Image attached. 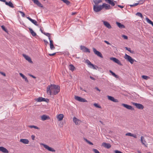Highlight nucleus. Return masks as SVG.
Instances as JSON below:
<instances>
[{
	"label": "nucleus",
	"instance_id": "1",
	"mask_svg": "<svg viewBox=\"0 0 153 153\" xmlns=\"http://www.w3.org/2000/svg\"><path fill=\"white\" fill-rule=\"evenodd\" d=\"M60 87L58 85L55 84H51L47 87V92L48 95H56L60 91Z\"/></svg>",
	"mask_w": 153,
	"mask_h": 153
},
{
	"label": "nucleus",
	"instance_id": "2",
	"mask_svg": "<svg viewBox=\"0 0 153 153\" xmlns=\"http://www.w3.org/2000/svg\"><path fill=\"white\" fill-rule=\"evenodd\" d=\"M124 58L125 59L127 60L131 64H133L134 61H136L134 59H132L130 56L126 54Z\"/></svg>",
	"mask_w": 153,
	"mask_h": 153
},
{
	"label": "nucleus",
	"instance_id": "3",
	"mask_svg": "<svg viewBox=\"0 0 153 153\" xmlns=\"http://www.w3.org/2000/svg\"><path fill=\"white\" fill-rule=\"evenodd\" d=\"M93 9L95 12H99L102 9V5L98 6V5H94L93 6Z\"/></svg>",
	"mask_w": 153,
	"mask_h": 153
},
{
	"label": "nucleus",
	"instance_id": "4",
	"mask_svg": "<svg viewBox=\"0 0 153 153\" xmlns=\"http://www.w3.org/2000/svg\"><path fill=\"white\" fill-rule=\"evenodd\" d=\"M110 59L111 60L113 61L114 62L117 64L121 66L123 65L122 64H121V62L116 58L115 57H111L110 58Z\"/></svg>",
	"mask_w": 153,
	"mask_h": 153
},
{
	"label": "nucleus",
	"instance_id": "5",
	"mask_svg": "<svg viewBox=\"0 0 153 153\" xmlns=\"http://www.w3.org/2000/svg\"><path fill=\"white\" fill-rule=\"evenodd\" d=\"M43 146V147L46 149H47L49 151L52 152H55V150L54 149H53L50 147L48 146L46 144H45L43 143H42L41 144Z\"/></svg>",
	"mask_w": 153,
	"mask_h": 153
},
{
	"label": "nucleus",
	"instance_id": "6",
	"mask_svg": "<svg viewBox=\"0 0 153 153\" xmlns=\"http://www.w3.org/2000/svg\"><path fill=\"white\" fill-rule=\"evenodd\" d=\"M93 50L94 53L98 56L101 58H103V56L101 53L99 51H97L96 48H93Z\"/></svg>",
	"mask_w": 153,
	"mask_h": 153
},
{
	"label": "nucleus",
	"instance_id": "7",
	"mask_svg": "<svg viewBox=\"0 0 153 153\" xmlns=\"http://www.w3.org/2000/svg\"><path fill=\"white\" fill-rule=\"evenodd\" d=\"M133 104L137 108L140 109H143L144 108L143 105L140 103L134 102L133 103Z\"/></svg>",
	"mask_w": 153,
	"mask_h": 153
},
{
	"label": "nucleus",
	"instance_id": "8",
	"mask_svg": "<svg viewBox=\"0 0 153 153\" xmlns=\"http://www.w3.org/2000/svg\"><path fill=\"white\" fill-rule=\"evenodd\" d=\"M80 49L84 52H88L89 53L90 52V50L84 46L81 45L80 46Z\"/></svg>",
	"mask_w": 153,
	"mask_h": 153
},
{
	"label": "nucleus",
	"instance_id": "9",
	"mask_svg": "<svg viewBox=\"0 0 153 153\" xmlns=\"http://www.w3.org/2000/svg\"><path fill=\"white\" fill-rule=\"evenodd\" d=\"M74 98L75 100L79 102H87V100L84 99H83L80 97L75 96Z\"/></svg>",
	"mask_w": 153,
	"mask_h": 153
},
{
	"label": "nucleus",
	"instance_id": "10",
	"mask_svg": "<svg viewBox=\"0 0 153 153\" xmlns=\"http://www.w3.org/2000/svg\"><path fill=\"white\" fill-rule=\"evenodd\" d=\"M102 8H105V10H108L111 9V6L110 5L105 3H103L102 5Z\"/></svg>",
	"mask_w": 153,
	"mask_h": 153
},
{
	"label": "nucleus",
	"instance_id": "11",
	"mask_svg": "<svg viewBox=\"0 0 153 153\" xmlns=\"http://www.w3.org/2000/svg\"><path fill=\"white\" fill-rule=\"evenodd\" d=\"M23 56H24V57L25 59L27 60L28 61L29 63L31 64L33 63V61L31 60V58L30 57L25 54H23Z\"/></svg>",
	"mask_w": 153,
	"mask_h": 153
},
{
	"label": "nucleus",
	"instance_id": "12",
	"mask_svg": "<svg viewBox=\"0 0 153 153\" xmlns=\"http://www.w3.org/2000/svg\"><path fill=\"white\" fill-rule=\"evenodd\" d=\"M122 105L124 107L126 108L127 109L131 110H134V109L132 108V107L130 105H128L126 104L122 103Z\"/></svg>",
	"mask_w": 153,
	"mask_h": 153
},
{
	"label": "nucleus",
	"instance_id": "13",
	"mask_svg": "<svg viewBox=\"0 0 153 153\" xmlns=\"http://www.w3.org/2000/svg\"><path fill=\"white\" fill-rule=\"evenodd\" d=\"M34 4L37 5L38 6L43 7V5L39 2L38 0H32Z\"/></svg>",
	"mask_w": 153,
	"mask_h": 153
},
{
	"label": "nucleus",
	"instance_id": "14",
	"mask_svg": "<svg viewBox=\"0 0 153 153\" xmlns=\"http://www.w3.org/2000/svg\"><path fill=\"white\" fill-rule=\"evenodd\" d=\"M102 146L108 149H109L111 147V145L110 144L106 143H102Z\"/></svg>",
	"mask_w": 153,
	"mask_h": 153
},
{
	"label": "nucleus",
	"instance_id": "15",
	"mask_svg": "<svg viewBox=\"0 0 153 153\" xmlns=\"http://www.w3.org/2000/svg\"><path fill=\"white\" fill-rule=\"evenodd\" d=\"M103 22L104 25L108 29L111 28V26L110 24L107 22L105 21H102Z\"/></svg>",
	"mask_w": 153,
	"mask_h": 153
},
{
	"label": "nucleus",
	"instance_id": "16",
	"mask_svg": "<svg viewBox=\"0 0 153 153\" xmlns=\"http://www.w3.org/2000/svg\"><path fill=\"white\" fill-rule=\"evenodd\" d=\"M26 18L30 22H31L32 23L34 24L36 26L38 25L37 24V22L35 20L32 19L29 17H27Z\"/></svg>",
	"mask_w": 153,
	"mask_h": 153
},
{
	"label": "nucleus",
	"instance_id": "17",
	"mask_svg": "<svg viewBox=\"0 0 153 153\" xmlns=\"http://www.w3.org/2000/svg\"><path fill=\"white\" fill-rule=\"evenodd\" d=\"M0 151L4 153H9L8 151L6 148L2 146H0Z\"/></svg>",
	"mask_w": 153,
	"mask_h": 153
},
{
	"label": "nucleus",
	"instance_id": "18",
	"mask_svg": "<svg viewBox=\"0 0 153 153\" xmlns=\"http://www.w3.org/2000/svg\"><path fill=\"white\" fill-rule=\"evenodd\" d=\"M20 142L25 144H28L29 141L27 139H21L20 140Z\"/></svg>",
	"mask_w": 153,
	"mask_h": 153
},
{
	"label": "nucleus",
	"instance_id": "19",
	"mask_svg": "<svg viewBox=\"0 0 153 153\" xmlns=\"http://www.w3.org/2000/svg\"><path fill=\"white\" fill-rule=\"evenodd\" d=\"M140 140H141V143H142L143 145H144L145 146L147 147L148 144H146V141L145 139H144V138L143 137V136L141 137Z\"/></svg>",
	"mask_w": 153,
	"mask_h": 153
},
{
	"label": "nucleus",
	"instance_id": "20",
	"mask_svg": "<svg viewBox=\"0 0 153 153\" xmlns=\"http://www.w3.org/2000/svg\"><path fill=\"white\" fill-rule=\"evenodd\" d=\"M105 2L112 6H114L115 5L113 0H105Z\"/></svg>",
	"mask_w": 153,
	"mask_h": 153
},
{
	"label": "nucleus",
	"instance_id": "21",
	"mask_svg": "<svg viewBox=\"0 0 153 153\" xmlns=\"http://www.w3.org/2000/svg\"><path fill=\"white\" fill-rule=\"evenodd\" d=\"M49 119V117L46 115H43L41 116V119L42 120H45Z\"/></svg>",
	"mask_w": 153,
	"mask_h": 153
},
{
	"label": "nucleus",
	"instance_id": "22",
	"mask_svg": "<svg viewBox=\"0 0 153 153\" xmlns=\"http://www.w3.org/2000/svg\"><path fill=\"white\" fill-rule=\"evenodd\" d=\"M108 99L114 102H118V100L117 99H114V97L112 96H108Z\"/></svg>",
	"mask_w": 153,
	"mask_h": 153
},
{
	"label": "nucleus",
	"instance_id": "23",
	"mask_svg": "<svg viewBox=\"0 0 153 153\" xmlns=\"http://www.w3.org/2000/svg\"><path fill=\"white\" fill-rule=\"evenodd\" d=\"M73 121L75 123V124L76 125H77L80 123V121L75 117H73Z\"/></svg>",
	"mask_w": 153,
	"mask_h": 153
},
{
	"label": "nucleus",
	"instance_id": "24",
	"mask_svg": "<svg viewBox=\"0 0 153 153\" xmlns=\"http://www.w3.org/2000/svg\"><path fill=\"white\" fill-rule=\"evenodd\" d=\"M116 24L117 25V26L120 28H125V26L121 24L119 22H116Z\"/></svg>",
	"mask_w": 153,
	"mask_h": 153
},
{
	"label": "nucleus",
	"instance_id": "25",
	"mask_svg": "<svg viewBox=\"0 0 153 153\" xmlns=\"http://www.w3.org/2000/svg\"><path fill=\"white\" fill-rule=\"evenodd\" d=\"M28 28L32 36H36L37 35L36 33L31 28Z\"/></svg>",
	"mask_w": 153,
	"mask_h": 153
},
{
	"label": "nucleus",
	"instance_id": "26",
	"mask_svg": "<svg viewBox=\"0 0 153 153\" xmlns=\"http://www.w3.org/2000/svg\"><path fill=\"white\" fill-rule=\"evenodd\" d=\"M64 117V115L63 114H60L58 115L57 116V119L59 121L62 120Z\"/></svg>",
	"mask_w": 153,
	"mask_h": 153
},
{
	"label": "nucleus",
	"instance_id": "27",
	"mask_svg": "<svg viewBox=\"0 0 153 153\" xmlns=\"http://www.w3.org/2000/svg\"><path fill=\"white\" fill-rule=\"evenodd\" d=\"M19 75L20 76H21L22 77V78L23 79H25V80L26 82H28V81L27 79V77H26L24 74H23L22 73H20Z\"/></svg>",
	"mask_w": 153,
	"mask_h": 153
},
{
	"label": "nucleus",
	"instance_id": "28",
	"mask_svg": "<svg viewBox=\"0 0 153 153\" xmlns=\"http://www.w3.org/2000/svg\"><path fill=\"white\" fill-rule=\"evenodd\" d=\"M126 136H130L131 137H134L135 138H137V136L136 135L134 134H133L131 133L128 132L126 134Z\"/></svg>",
	"mask_w": 153,
	"mask_h": 153
},
{
	"label": "nucleus",
	"instance_id": "29",
	"mask_svg": "<svg viewBox=\"0 0 153 153\" xmlns=\"http://www.w3.org/2000/svg\"><path fill=\"white\" fill-rule=\"evenodd\" d=\"M93 1L95 5H98L99 3L102 2V0H93Z\"/></svg>",
	"mask_w": 153,
	"mask_h": 153
},
{
	"label": "nucleus",
	"instance_id": "30",
	"mask_svg": "<svg viewBox=\"0 0 153 153\" xmlns=\"http://www.w3.org/2000/svg\"><path fill=\"white\" fill-rule=\"evenodd\" d=\"M69 69L70 70L73 71L75 69L74 66L72 64L69 65Z\"/></svg>",
	"mask_w": 153,
	"mask_h": 153
},
{
	"label": "nucleus",
	"instance_id": "31",
	"mask_svg": "<svg viewBox=\"0 0 153 153\" xmlns=\"http://www.w3.org/2000/svg\"><path fill=\"white\" fill-rule=\"evenodd\" d=\"M146 19L147 21V22L151 24L152 25H153V22L151 21L148 18L146 17Z\"/></svg>",
	"mask_w": 153,
	"mask_h": 153
},
{
	"label": "nucleus",
	"instance_id": "32",
	"mask_svg": "<svg viewBox=\"0 0 153 153\" xmlns=\"http://www.w3.org/2000/svg\"><path fill=\"white\" fill-rule=\"evenodd\" d=\"M85 62L87 63V64L90 66H91V65H93V64L91 63V62L88 59H86L85 60Z\"/></svg>",
	"mask_w": 153,
	"mask_h": 153
},
{
	"label": "nucleus",
	"instance_id": "33",
	"mask_svg": "<svg viewBox=\"0 0 153 153\" xmlns=\"http://www.w3.org/2000/svg\"><path fill=\"white\" fill-rule=\"evenodd\" d=\"M109 72L112 75H113L114 77H115L116 78H117L118 77V76L117 75H116L115 73L113 72L111 70H109Z\"/></svg>",
	"mask_w": 153,
	"mask_h": 153
},
{
	"label": "nucleus",
	"instance_id": "34",
	"mask_svg": "<svg viewBox=\"0 0 153 153\" xmlns=\"http://www.w3.org/2000/svg\"><path fill=\"white\" fill-rule=\"evenodd\" d=\"M93 105L96 108H99L101 109L102 108L101 106L97 103H94V104Z\"/></svg>",
	"mask_w": 153,
	"mask_h": 153
},
{
	"label": "nucleus",
	"instance_id": "35",
	"mask_svg": "<svg viewBox=\"0 0 153 153\" xmlns=\"http://www.w3.org/2000/svg\"><path fill=\"white\" fill-rule=\"evenodd\" d=\"M9 6L10 7H11L12 8H14V6H13V4L12 3V2L11 1H10L8 4L7 5Z\"/></svg>",
	"mask_w": 153,
	"mask_h": 153
},
{
	"label": "nucleus",
	"instance_id": "36",
	"mask_svg": "<svg viewBox=\"0 0 153 153\" xmlns=\"http://www.w3.org/2000/svg\"><path fill=\"white\" fill-rule=\"evenodd\" d=\"M142 78L143 79H146V80H147L149 79L150 78V77L148 76H146V75H143L142 76Z\"/></svg>",
	"mask_w": 153,
	"mask_h": 153
},
{
	"label": "nucleus",
	"instance_id": "37",
	"mask_svg": "<svg viewBox=\"0 0 153 153\" xmlns=\"http://www.w3.org/2000/svg\"><path fill=\"white\" fill-rule=\"evenodd\" d=\"M61 0L64 3H65L67 5H69L70 3V1H69L68 0Z\"/></svg>",
	"mask_w": 153,
	"mask_h": 153
},
{
	"label": "nucleus",
	"instance_id": "38",
	"mask_svg": "<svg viewBox=\"0 0 153 153\" xmlns=\"http://www.w3.org/2000/svg\"><path fill=\"white\" fill-rule=\"evenodd\" d=\"M1 27L3 30H4V31H5L6 32H8L7 30V29H6L5 28V27L4 25H2L1 26Z\"/></svg>",
	"mask_w": 153,
	"mask_h": 153
},
{
	"label": "nucleus",
	"instance_id": "39",
	"mask_svg": "<svg viewBox=\"0 0 153 153\" xmlns=\"http://www.w3.org/2000/svg\"><path fill=\"white\" fill-rule=\"evenodd\" d=\"M43 34L45 35L46 36H47L48 37V39H50V34L48 33H47L45 32H44L43 33Z\"/></svg>",
	"mask_w": 153,
	"mask_h": 153
},
{
	"label": "nucleus",
	"instance_id": "40",
	"mask_svg": "<svg viewBox=\"0 0 153 153\" xmlns=\"http://www.w3.org/2000/svg\"><path fill=\"white\" fill-rule=\"evenodd\" d=\"M140 2V1H139L138 2V3H135V4H134L133 5H129L131 7L136 6L137 5H138L139 4V3Z\"/></svg>",
	"mask_w": 153,
	"mask_h": 153
},
{
	"label": "nucleus",
	"instance_id": "41",
	"mask_svg": "<svg viewBox=\"0 0 153 153\" xmlns=\"http://www.w3.org/2000/svg\"><path fill=\"white\" fill-rule=\"evenodd\" d=\"M29 127L31 128H34L35 129H39V128L38 127H37L36 126H29Z\"/></svg>",
	"mask_w": 153,
	"mask_h": 153
},
{
	"label": "nucleus",
	"instance_id": "42",
	"mask_svg": "<svg viewBox=\"0 0 153 153\" xmlns=\"http://www.w3.org/2000/svg\"><path fill=\"white\" fill-rule=\"evenodd\" d=\"M89 67L91 68H92L94 69L97 70V69L95 67H97V68H98V67L97 65H95L93 64V65H91V66H89Z\"/></svg>",
	"mask_w": 153,
	"mask_h": 153
},
{
	"label": "nucleus",
	"instance_id": "43",
	"mask_svg": "<svg viewBox=\"0 0 153 153\" xmlns=\"http://www.w3.org/2000/svg\"><path fill=\"white\" fill-rule=\"evenodd\" d=\"M41 98V97H39L38 98L36 99L35 100L38 102H41L42 101V99Z\"/></svg>",
	"mask_w": 153,
	"mask_h": 153
},
{
	"label": "nucleus",
	"instance_id": "44",
	"mask_svg": "<svg viewBox=\"0 0 153 153\" xmlns=\"http://www.w3.org/2000/svg\"><path fill=\"white\" fill-rule=\"evenodd\" d=\"M136 15L141 17V18H143V16L142 15V14L140 12H138L136 14Z\"/></svg>",
	"mask_w": 153,
	"mask_h": 153
},
{
	"label": "nucleus",
	"instance_id": "45",
	"mask_svg": "<svg viewBox=\"0 0 153 153\" xmlns=\"http://www.w3.org/2000/svg\"><path fill=\"white\" fill-rule=\"evenodd\" d=\"M42 100V101H45L47 102H48L49 101V100L48 99H45V98L41 97V98Z\"/></svg>",
	"mask_w": 153,
	"mask_h": 153
},
{
	"label": "nucleus",
	"instance_id": "46",
	"mask_svg": "<svg viewBox=\"0 0 153 153\" xmlns=\"http://www.w3.org/2000/svg\"><path fill=\"white\" fill-rule=\"evenodd\" d=\"M18 12L22 14V16L23 17H24L25 16V13L23 12L20 11H19Z\"/></svg>",
	"mask_w": 153,
	"mask_h": 153
},
{
	"label": "nucleus",
	"instance_id": "47",
	"mask_svg": "<svg viewBox=\"0 0 153 153\" xmlns=\"http://www.w3.org/2000/svg\"><path fill=\"white\" fill-rule=\"evenodd\" d=\"M85 141L88 143L90 145H93V143L91 142H90V141H89V140H88L87 139H85Z\"/></svg>",
	"mask_w": 153,
	"mask_h": 153
},
{
	"label": "nucleus",
	"instance_id": "48",
	"mask_svg": "<svg viewBox=\"0 0 153 153\" xmlns=\"http://www.w3.org/2000/svg\"><path fill=\"white\" fill-rule=\"evenodd\" d=\"M122 37L124 39H128V36L126 35H122Z\"/></svg>",
	"mask_w": 153,
	"mask_h": 153
},
{
	"label": "nucleus",
	"instance_id": "49",
	"mask_svg": "<svg viewBox=\"0 0 153 153\" xmlns=\"http://www.w3.org/2000/svg\"><path fill=\"white\" fill-rule=\"evenodd\" d=\"M114 153H123L121 151H119L118 150H115L114 151Z\"/></svg>",
	"mask_w": 153,
	"mask_h": 153
},
{
	"label": "nucleus",
	"instance_id": "50",
	"mask_svg": "<svg viewBox=\"0 0 153 153\" xmlns=\"http://www.w3.org/2000/svg\"><path fill=\"white\" fill-rule=\"evenodd\" d=\"M50 48L51 50H53L55 48V47L53 45L51 46H50Z\"/></svg>",
	"mask_w": 153,
	"mask_h": 153
},
{
	"label": "nucleus",
	"instance_id": "51",
	"mask_svg": "<svg viewBox=\"0 0 153 153\" xmlns=\"http://www.w3.org/2000/svg\"><path fill=\"white\" fill-rule=\"evenodd\" d=\"M0 74L4 76H6L4 72H0Z\"/></svg>",
	"mask_w": 153,
	"mask_h": 153
},
{
	"label": "nucleus",
	"instance_id": "52",
	"mask_svg": "<svg viewBox=\"0 0 153 153\" xmlns=\"http://www.w3.org/2000/svg\"><path fill=\"white\" fill-rule=\"evenodd\" d=\"M44 42L45 45H46L48 44V42L45 40H44Z\"/></svg>",
	"mask_w": 153,
	"mask_h": 153
},
{
	"label": "nucleus",
	"instance_id": "53",
	"mask_svg": "<svg viewBox=\"0 0 153 153\" xmlns=\"http://www.w3.org/2000/svg\"><path fill=\"white\" fill-rule=\"evenodd\" d=\"M29 75L30 76L32 77H33V78H34V79H35V78H36V77L35 76H34L33 75H31V74H29Z\"/></svg>",
	"mask_w": 153,
	"mask_h": 153
},
{
	"label": "nucleus",
	"instance_id": "54",
	"mask_svg": "<svg viewBox=\"0 0 153 153\" xmlns=\"http://www.w3.org/2000/svg\"><path fill=\"white\" fill-rule=\"evenodd\" d=\"M56 53H53L52 54H49L48 55L50 56H53L56 54Z\"/></svg>",
	"mask_w": 153,
	"mask_h": 153
},
{
	"label": "nucleus",
	"instance_id": "55",
	"mask_svg": "<svg viewBox=\"0 0 153 153\" xmlns=\"http://www.w3.org/2000/svg\"><path fill=\"white\" fill-rule=\"evenodd\" d=\"M31 138L33 140H34V139H35V136L34 135H31Z\"/></svg>",
	"mask_w": 153,
	"mask_h": 153
},
{
	"label": "nucleus",
	"instance_id": "56",
	"mask_svg": "<svg viewBox=\"0 0 153 153\" xmlns=\"http://www.w3.org/2000/svg\"><path fill=\"white\" fill-rule=\"evenodd\" d=\"M140 2L139 3V4H143L144 1L143 0H140Z\"/></svg>",
	"mask_w": 153,
	"mask_h": 153
},
{
	"label": "nucleus",
	"instance_id": "57",
	"mask_svg": "<svg viewBox=\"0 0 153 153\" xmlns=\"http://www.w3.org/2000/svg\"><path fill=\"white\" fill-rule=\"evenodd\" d=\"M104 42L105 43L108 45H110V44L109 42H108V41H107L105 40V41H104Z\"/></svg>",
	"mask_w": 153,
	"mask_h": 153
},
{
	"label": "nucleus",
	"instance_id": "58",
	"mask_svg": "<svg viewBox=\"0 0 153 153\" xmlns=\"http://www.w3.org/2000/svg\"><path fill=\"white\" fill-rule=\"evenodd\" d=\"M90 78L91 79L93 80H95V79L94 78L91 76H90Z\"/></svg>",
	"mask_w": 153,
	"mask_h": 153
},
{
	"label": "nucleus",
	"instance_id": "59",
	"mask_svg": "<svg viewBox=\"0 0 153 153\" xmlns=\"http://www.w3.org/2000/svg\"><path fill=\"white\" fill-rule=\"evenodd\" d=\"M50 40V44H52L53 43V41L51 40V39L50 38V39H49Z\"/></svg>",
	"mask_w": 153,
	"mask_h": 153
},
{
	"label": "nucleus",
	"instance_id": "60",
	"mask_svg": "<svg viewBox=\"0 0 153 153\" xmlns=\"http://www.w3.org/2000/svg\"><path fill=\"white\" fill-rule=\"evenodd\" d=\"M130 52L132 54H134L135 53L134 51L132 50H131Z\"/></svg>",
	"mask_w": 153,
	"mask_h": 153
},
{
	"label": "nucleus",
	"instance_id": "61",
	"mask_svg": "<svg viewBox=\"0 0 153 153\" xmlns=\"http://www.w3.org/2000/svg\"><path fill=\"white\" fill-rule=\"evenodd\" d=\"M117 6L119 7H120V8H123V6H121V5H117Z\"/></svg>",
	"mask_w": 153,
	"mask_h": 153
},
{
	"label": "nucleus",
	"instance_id": "62",
	"mask_svg": "<svg viewBox=\"0 0 153 153\" xmlns=\"http://www.w3.org/2000/svg\"><path fill=\"white\" fill-rule=\"evenodd\" d=\"M76 13V12H73L72 13L71 15H74Z\"/></svg>",
	"mask_w": 153,
	"mask_h": 153
},
{
	"label": "nucleus",
	"instance_id": "63",
	"mask_svg": "<svg viewBox=\"0 0 153 153\" xmlns=\"http://www.w3.org/2000/svg\"><path fill=\"white\" fill-rule=\"evenodd\" d=\"M95 89L97 91H100V90H99V89L97 87H96L95 88Z\"/></svg>",
	"mask_w": 153,
	"mask_h": 153
},
{
	"label": "nucleus",
	"instance_id": "64",
	"mask_svg": "<svg viewBox=\"0 0 153 153\" xmlns=\"http://www.w3.org/2000/svg\"><path fill=\"white\" fill-rule=\"evenodd\" d=\"M5 3V4L6 5H7L8 4V2H7L6 1L5 2H4Z\"/></svg>",
	"mask_w": 153,
	"mask_h": 153
}]
</instances>
